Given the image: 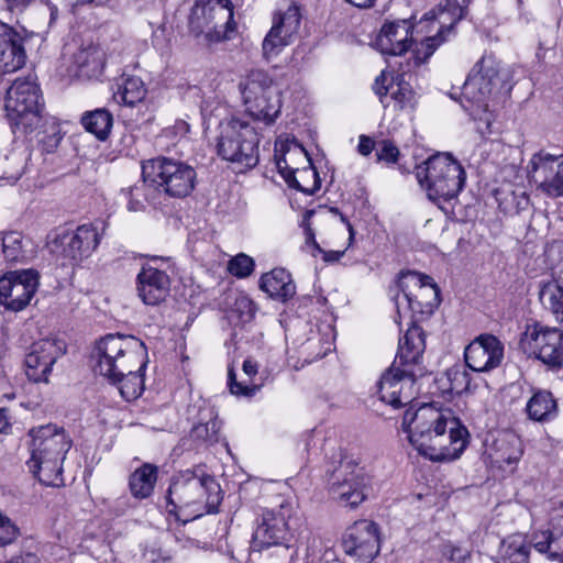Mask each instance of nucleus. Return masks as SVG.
Instances as JSON below:
<instances>
[{
	"label": "nucleus",
	"mask_w": 563,
	"mask_h": 563,
	"mask_svg": "<svg viewBox=\"0 0 563 563\" xmlns=\"http://www.w3.org/2000/svg\"><path fill=\"white\" fill-rule=\"evenodd\" d=\"M402 426L410 444L431 461H454L468 443V431L452 410L433 404H423L415 411L408 409Z\"/></svg>",
	"instance_id": "nucleus-1"
},
{
	"label": "nucleus",
	"mask_w": 563,
	"mask_h": 563,
	"mask_svg": "<svg viewBox=\"0 0 563 563\" xmlns=\"http://www.w3.org/2000/svg\"><path fill=\"white\" fill-rule=\"evenodd\" d=\"M398 287L400 290L395 303L399 318L411 312V325L400 338L397 353L399 365L407 368L419 363L426 349L423 330L412 321V317L431 313L440 303V289L430 276L418 272L402 273Z\"/></svg>",
	"instance_id": "nucleus-2"
},
{
	"label": "nucleus",
	"mask_w": 563,
	"mask_h": 563,
	"mask_svg": "<svg viewBox=\"0 0 563 563\" xmlns=\"http://www.w3.org/2000/svg\"><path fill=\"white\" fill-rule=\"evenodd\" d=\"M220 485L213 476L201 468L186 470L173 478L167 490V511L178 519L199 518L203 512L218 511L220 505Z\"/></svg>",
	"instance_id": "nucleus-3"
},
{
	"label": "nucleus",
	"mask_w": 563,
	"mask_h": 563,
	"mask_svg": "<svg viewBox=\"0 0 563 563\" xmlns=\"http://www.w3.org/2000/svg\"><path fill=\"white\" fill-rule=\"evenodd\" d=\"M32 438L27 461L30 471L46 486H59L63 483V461L71 446L63 429L55 424L40 426L29 432Z\"/></svg>",
	"instance_id": "nucleus-4"
},
{
	"label": "nucleus",
	"mask_w": 563,
	"mask_h": 563,
	"mask_svg": "<svg viewBox=\"0 0 563 563\" xmlns=\"http://www.w3.org/2000/svg\"><path fill=\"white\" fill-rule=\"evenodd\" d=\"M416 178L430 200L440 203L456 198L465 170L449 153H437L416 167Z\"/></svg>",
	"instance_id": "nucleus-5"
},
{
	"label": "nucleus",
	"mask_w": 563,
	"mask_h": 563,
	"mask_svg": "<svg viewBox=\"0 0 563 563\" xmlns=\"http://www.w3.org/2000/svg\"><path fill=\"white\" fill-rule=\"evenodd\" d=\"M144 350V343L135 336L108 334L97 342L92 351L93 371L109 382H115L130 369V362Z\"/></svg>",
	"instance_id": "nucleus-6"
},
{
	"label": "nucleus",
	"mask_w": 563,
	"mask_h": 563,
	"mask_svg": "<svg viewBox=\"0 0 563 563\" xmlns=\"http://www.w3.org/2000/svg\"><path fill=\"white\" fill-rule=\"evenodd\" d=\"M300 526L297 503L291 498L283 499L276 508L263 510L253 533L252 545L256 550L272 545H285L289 550L288 542Z\"/></svg>",
	"instance_id": "nucleus-7"
},
{
	"label": "nucleus",
	"mask_w": 563,
	"mask_h": 563,
	"mask_svg": "<svg viewBox=\"0 0 563 563\" xmlns=\"http://www.w3.org/2000/svg\"><path fill=\"white\" fill-rule=\"evenodd\" d=\"M258 134L246 121L231 118L219 125L217 153L228 162L245 168H253L258 163Z\"/></svg>",
	"instance_id": "nucleus-8"
},
{
	"label": "nucleus",
	"mask_w": 563,
	"mask_h": 563,
	"mask_svg": "<svg viewBox=\"0 0 563 563\" xmlns=\"http://www.w3.org/2000/svg\"><path fill=\"white\" fill-rule=\"evenodd\" d=\"M42 92L32 75L16 78L7 90L4 109L11 126L27 132L40 122Z\"/></svg>",
	"instance_id": "nucleus-9"
},
{
	"label": "nucleus",
	"mask_w": 563,
	"mask_h": 563,
	"mask_svg": "<svg viewBox=\"0 0 563 563\" xmlns=\"http://www.w3.org/2000/svg\"><path fill=\"white\" fill-rule=\"evenodd\" d=\"M247 113L269 124L280 112L282 101L278 87L264 70H251L239 85Z\"/></svg>",
	"instance_id": "nucleus-10"
},
{
	"label": "nucleus",
	"mask_w": 563,
	"mask_h": 563,
	"mask_svg": "<svg viewBox=\"0 0 563 563\" xmlns=\"http://www.w3.org/2000/svg\"><path fill=\"white\" fill-rule=\"evenodd\" d=\"M144 181L154 184L158 189L174 198L187 197L195 188V169L180 161L158 156L142 165Z\"/></svg>",
	"instance_id": "nucleus-11"
},
{
	"label": "nucleus",
	"mask_w": 563,
	"mask_h": 563,
	"mask_svg": "<svg viewBox=\"0 0 563 563\" xmlns=\"http://www.w3.org/2000/svg\"><path fill=\"white\" fill-rule=\"evenodd\" d=\"M519 344L525 353L536 356L549 367H563L562 330L543 327L537 322L527 324Z\"/></svg>",
	"instance_id": "nucleus-12"
},
{
	"label": "nucleus",
	"mask_w": 563,
	"mask_h": 563,
	"mask_svg": "<svg viewBox=\"0 0 563 563\" xmlns=\"http://www.w3.org/2000/svg\"><path fill=\"white\" fill-rule=\"evenodd\" d=\"M371 477L362 467L345 464L331 476L329 494L342 507L356 508L368 496Z\"/></svg>",
	"instance_id": "nucleus-13"
},
{
	"label": "nucleus",
	"mask_w": 563,
	"mask_h": 563,
	"mask_svg": "<svg viewBox=\"0 0 563 563\" xmlns=\"http://www.w3.org/2000/svg\"><path fill=\"white\" fill-rule=\"evenodd\" d=\"M527 168L538 190L551 198L563 197V154L540 151L531 157Z\"/></svg>",
	"instance_id": "nucleus-14"
},
{
	"label": "nucleus",
	"mask_w": 563,
	"mask_h": 563,
	"mask_svg": "<svg viewBox=\"0 0 563 563\" xmlns=\"http://www.w3.org/2000/svg\"><path fill=\"white\" fill-rule=\"evenodd\" d=\"M300 22L301 13L296 4H290L285 10L279 9L274 13L272 27L262 43L263 56L266 60L276 57L295 41Z\"/></svg>",
	"instance_id": "nucleus-15"
},
{
	"label": "nucleus",
	"mask_w": 563,
	"mask_h": 563,
	"mask_svg": "<svg viewBox=\"0 0 563 563\" xmlns=\"http://www.w3.org/2000/svg\"><path fill=\"white\" fill-rule=\"evenodd\" d=\"M415 377L413 371L391 365L377 382L379 399L394 408L410 404L418 394Z\"/></svg>",
	"instance_id": "nucleus-16"
},
{
	"label": "nucleus",
	"mask_w": 563,
	"mask_h": 563,
	"mask_svg": "<svg viewBox=\"0 0 563 563\" xmlns=\"http://www.w3.org/2000/svg\"><path fill=\"white\" fill-rule=\"evenodd\" d=\"M498 63L484 56L471 70L463 85V96L479 108L487 107V99L500 85Z\"/></svg>",
	"instance_id": "nucleus-17"
},
{
	"label": "nucleus",
	"mask_w": 563,
	"mask_h": 563,
	"mask_svg": "<svg viewBox=\"0 0 563 563\" xmlns=\"http://www.w3.org/2000/svg\"><path fill=\"white\" fill-rule=\"evenodd\" d=\"M38 287V274L33 269L10 272L0 278V303L20 311L31 301Z\"/></svg>",
	"instance_id": "nucleus-18"
},
{
	"label": "nucleus",
	"mask_w": 563,
	"mask_h": 563,
	"mask_svg": "<svg viewBox=\"0 0 563 563\" xmlns=\"http://www.w3.org/2000/svg\"><path fill=\"white\" fill-rule=\"evenodd\" d=\"M66 352V344L56 338L34 342L25 356L26 376L35 383H47L56 361Z\"/></svg>",
	"instance_id": "nucleus-19"
},
{
	"label": "nucleus",
	"mask_w": 563,
	"mask_h": 563,
	"mask_svg": "<svg viewBox=\"0 0 563 563\" xmlns=\"http://www.w3.org/2000/svg\"><path fill=\"white\" fill-rule=\"evenodd\" d=\"M467 0H442L438 5L439 30L435 35L420 42L415 49L417 64L424 63L435 49L445 41L443 31H450L466 14Z\"/></svg>",
	"instance_id": "nucleus-20"
},
{
	"label": "nucleus",
	"mask_w": 563,
	"mask_h": 563,
	"mask_svg": "<svg viewBox=\"0 0 563 563\" xmlns=\"http://www.w3.org/2000/svg\"><path fill=\"white\" fill-rule=\"evenodd\" d=\"M344 548L349 555L369 562L380 550L378 526L369 520L355 521L344 536Z\"/></svg>",
	"instance_id": "nucleus-21"
},
{
	"label": "nucleus",
	"mask_w": 563,
	"mask_h": 563,
	"mask_svg": "<svg viewBox=\"0 0 563 563\" xmlns=\"http://www.w3.org/2000/svg\"><path fill=\"white\" fill-rule=\"evenodd\" d=\"M157 262L158 258H153L143 264L136 275L137 296L147 306H156L169 295L170 278Z\"/></svg>",
	"instance_id": "nucleus-22"
},
{
	"label": "nucleus",
	"mask_w": 563,
	"mask_h": 563,
	"mask_svg": "<svg viewBox=\"0 0 563 563\" xmlns=\"http://www.w3.org/2000/svg\"><path fill=\"white\" fill-rule=\"evenodd\" d=\"M99 243V233L91 224H84L75 231L64 232L53 241L54 251L60 250L65 257L73 261L90 256Z\"/></svg>",
	"instance_id": "nucleus-23"
},
{
	"label": "nucleus",
	"mask_w": 563,
	"mask_h": 563,
	"mask_svg": "<svg viewBox=\"0 0 563 563\" xmlns=\"http://www.w3.org/2000/svg\"><path fill=\"white\" fill-rule=\"evenodd\" d=\"M466 365L474 372H488L501 363L504 345L492 334H484L472 341L464 352Z\"/></svg>",
	"instance_id": "nucleus-24"
},
{
	"label": "nucleus",
	"mask_w": 563,
	"mask_h": 563,
	"mask_svg": "<svg viewBox=\"0 0 563 563\" xmlns=\"http://www.w3.org/2000/svg\"><path fill=\"white\" fill-rule=\"evenodd\" d=\"M189 412L195 420L190 431L192 441L203 446L218 443L221 438V421L216 408L207 400L200 399L192 405Z\"/></svg>",
	"instance_id": "nucleus-25"
},
{
	"label": "nucleus",
	"mask_w": 563,
	"mask_h": 563,
	"mask_svg": "<svg viewBox=\"0 0 563 563\" xmlns=\"http://www.w3.org/2000/svg\"><path fill=\"white\" fill-rule=\"evenodd\" d=\"M411 74H401L396 78V81L391 80L388 85V75L383 71L375 80L373 89L377 96H379L380 102L384 107H388L386 102L387 95L390 93V99L394 101V107L399 110L413 109L416 104V93L412 90L409 80Z\"/></svg>",
	"instance_id": "nucleus-26"
},
{
	"label": "nucleus",
	"mask_w": 563,
	"mask_h": 563,
	"mask_svg": "<svg viewBox=\"0 0 563 563\" xmlns=\"http://www.w3.org/2000/svg\"><path fill=\"white\" fill-rule=\"evenodd\" d=\"M24 38L11 26L0 23V74H9L23 67L26 54Z\"/></svg>",
	"instance_id": "nucleus-27"
},
{
	"label": "nucleus",
	"mask_w": 563,
	"mask_h": 563,
	"mask_svg": "<svg viewBox=\"0 0 563 563\" xmlns=\"http://www.w3.org/2000/svg\"><path fill=\"white\" fill-rule=\"evenodd\" d=\"M412 25L408 20L385 23L376 38V45L383 54L401 55L411 43Z\"/></svg>",
	"instance_id": "nucleus-28"
},
{
	"label": "nucleus",
	"mask_w": 563,
	"mask_h": 563,
	"mask_svg": "<svg viewBox=\"0 0 563 563\" xmlns=\"http://www.w3.org/2000/svg\"><path fill=\"white\" fill-rule=\"evenodd\" d=\"M211 31H208V43H217L230 38L234 32L233 5L230 0H210Z\"/></svg>",
	"instance_id": "nucleus-29"
},
{
	"label": "nucleus",
	"mask_w": 563,
	"mask_h": 563,
	"mask_svg": "<svg viewBox=\"0 0 563 563\" xmlns=\"http://www.w3.org/2000/svg\"><path fill=\"white\" fill-rule=\"evenodd\" d=\"M260 289L280 302L288 301L296 294V285L285 268H274L263 274L260 278Z\"/></svg>",
	"instance_id": "nucleus-30"
},
{
	"label": "nucleus",
	"mask_w": 563,
	"mask_h": 563,
	"mask_svg": "<svg viewBox=\"0 0 563 563\" xmlns=\"http://www.w3.org/2000/svg\"><path fill=\"white\" fill-rule=\"evenodd\" d=\"M525 411L532 421L550 422L559 416L558 400L551 391L537 389L528 399Z\"/></svg>",
	"instance_id": "nucleus-31"
},
{
	"label": "nucleus",
	"mask_w": 563,
	"mask_h": 563,
	"mask_svg": "<svg viewBox=\"0 0 563 563\" xmlns=\"http://www.w3.org/2000/svg\"><path fill=\"white\" fill-rule=\"evenodd\" d=\"M77 66V75L82 78H97L104 67V53L97 46H88L79 49L74 56Z\"/></svg>",
	"instance_id": "nucleus-32"
},
{
	"label": "nucleus",
	"mask_w": 563,
	"mask_h": 563,
	"mask_svg": "<svg viewBox=\"0 0 563 563\" xmlns=\"http://www.w3.org/2000/svg\"><path fill=\"white\" fill-rule=\"evenodd\" d=\"M158 468L154 464L144 463L130 476L129 486L135 498H147L154 490L157 481Z\"/></svg>",
	"instance_id": "nucleus-33"
},
{
	"label": "nucleus",
	"mask_w": 563,
	"mask_h": 563,
	"mask_svg": "<svg viewBox=\"0 0 563 563\" xmlns=\"http://www.w3.org/2000/svg\"><path fill=\"white\" fill-rule=\"evenodd\" d=\"M523 454L522 442L514 433H506L495 442L494 462L499 467L517 464Z\"/></svg>",
	"instance_id": "nucleus-34"
},
{
	"label": "nucleus",
	"mask_w": 563,
	"mask_h": 563,
	"mask_svg": "<svg viewBox=\"0 0 563 563\" xmlns=\"http://www.w3.org/2000/svg\"><path fill=\"white\" fill-rule=\"evenodd\" d=\"M146 96V88L141 78L135 76H122L117 84L113 98L118 103L133 107Z\"/></svg>",
	"instance_id": "nucleus-35"
},
{
	"label": "nucleus",
	"mask_w": 563,
	"mask_h": 563,
	"mask_svg": "<svg viewBox=\"0 0 563 563\" xmlns=\"http://www.w3.org/2000/svg\"><path fill=\"white\" fill-rule=\"evenodd\" d=\"M80 122L87 132L93 134L98 140L104 141L113 125V117L107 109L99 108L85 112Z\"/></svg>",
	"instance_id": "nucleus-36"
},
{
	"label": "nucleus",
	"mask_w": 563,
	"mask_h": 563,
	"mask_svg": "<svg viewBox=\"0 0 563 563\" xmlns=\"http://www.w3.org/2000/svg\"><path fill=\"white\" fill-rule=\"evenodd\" d=\"M145 366L146 363L141 362L140 367L134 371L130 365V369H126L124 375H120L115 382H110L119 386L120 394L125 400L130 401L141 396L144 389L143 371Z\"/></svg>",
	"instance_id": "nucleus-37"
},
{
	"label": "nucleus",
	"mask_w": 563,
	"mask_h": 563,
	"mask_svg": "<svg viewBox=\"0 0 563 563\" xmlns=\"http://www.w3.org/2000/svg\"><path fill=\"white\" fill-rule=\"evenodd\" d=\"M530 545L522 534H512L500 547L498 563H528Z\"/></svg>",
	"instance_id": "nucleus-38"
},
{
	"label": "nucleus",
	"mask_w": 563,
	"mask_h": 563,
	"mask_svg": "<svg viewBox=\"0 0 563 563\" xmlns=\"http://www.w3.org/2000/svg\"><path fill=\"white\" fill-rule=\"evenodd\" d=\"M210 9V0H197L189 15V30L197 37L203 36L208 42V31H211L212 18L207 13Z\"/></svg>",
	"instance_id": "nucleus-39"
},
{
	"label": "nucleus",
	"mask_w": 563,
	"mask_h": 563,
	"mask_svg": "<svg viewBox=\"0 0 563 563\" xmlns=\"http://www.w3.org/2000/svg\"><path fill=\"white\" fill-rule=\"evenodd\" d=\"M275 161L279 174L284 177L285 181L288 184L289 187H292L297 190L307 194H313L316 190H318L319 187L316 184L313 185L312 188H307L297 180L295 174L296 172H298V169H294L292 167L289 166L286 158V153L279 156L275 155ZM300 176L312 177L316 180L318 178V173L312 168H308L300 170Z\"/></svg>",
	"instance_id": "nucleus-40"
},
{
	"label": "nucleus",
	"mask_w": 563,
	"mask_h": 563,
	"mask_svg": "<svg viewBox=\"0 0 563 563\" xmlns=\"http://www.w3.org/2000/svg\"><path fill=\"white\" fill-rule=\"evenodd\" d=\"M25 240L19 232H10L1 238V254L8 263H22L27 257Z\"/></svg>",
	"instance_id": "nucleus-41"
},
{
	"label": "nucleus",
	"mask_w": 563,
	"mask_h": 563,
	"mask_svg": "<svg viewBox=\"0 0 563 563\" xmlns=\"http://www.w3.org/2000/svg\"><path fill=\"white\" fill-rule=\"evenodd\" d=\"M542 305L551 310L555 319L563 322V287L558 283L544 285L540 291Z\"/></svg>",
	"instance_id": "nucleus-42"
},
{
	"label": "nucleus",
	"mask_w": 563,
	"mask_h": 563,
	"mask_svg": "<svg viewBox=\"0 0 563 563\" xmlns=\"http://www.w3.org/2000/svg\"><path fill=\"white\" fill-rule=\"evenodd\" d=\"M312 214H313L312 210L306 211L305 218H303V221H302V228H303L306 244L310 245L312 247L311 254L313 256H317V254H322L323 255V260L325 262H336V261H339L340 257L343 254L342 252H339V251L324 252L319 246V244L317 243L316 238H314V232H313V230H312V228H311V225L309 223V218Z\"/></svg>",
	"instance_id": "nucleus-43"
},
{
	"label": "nucleus",
	"mask_w": 563,
	"mask_h": 563,
	"mask_svg": "<svg viewBox=\"0 0 563 563\" xmlns=\"http://www.w3.org/2000/svg\"><path fill=\"white\" fill-rule=\"evenodd\" d=\"M449 390L453 394H462L470 388L471 377L468 372L460 366L451 367L446 371Z\"/></svg>",
	"instance_id": "nucleus-44"
},
{
	"label": "nucleus",
	"mask_w": 563,
	"mask_h": 563,
	"mask_svg": "<svg viewBox=\"0 0 563 563\" xmlns=\"http://www.w3.org/2000/svg\"><path fill=\"white\" fill-rule=\"evenodd\" d=\"M228 271L239 278L247 277L254 271V261L251 256L240 253L229 261Z\"/></svg>",
	"instance_id": "nucleus-45"
},
{
	"label": "nucleus",
	"mask_w": 563,
	"mask_h": 563,
	"mask_svg": "<svg viewBox=\"0 0 563 563\" xmlns=\"http://www.w3.org/2000/svg\"><path fill=\"white\" fill-rule=\"evenodd\" d=\"M255 311V303L250 297L240 295L235 298L233 312L238 314V318L241 322H250L254 318Z\"/></svg>",
	"instance_id": "nucleus-46"
},
{
	"label": "nucleus",
	"mask_w": 563,
	"mask_h": 563,
	"mask_svg": "<svg viewBox=\"0 0 563 563\" xmlns=\"http://www.w3.org/2000/svg\"><path fill=\"white\" fill-rule=\"evenodd\" d=\"M228 385L231 394L236 396L252 397L260 390V385L244 384L235 380V373L233 368L228 372Z\"/></svg>",
	"instance_id": "nucleus-47"
},
{
	"label": "nucleus",
	"mask_w": 563,
	"mask_h": 563,
	"mask_svg": "<svg viewBox=\"0 0 563 563\" xmlns=\"http://www.w3.org/2000/svg\"><path fill=\"white\" fill-rule=\"evenodd\" d=\"M378 150L376 157L378 162H385L387 164H395L399 157L398 147L390 140H383L378 143Z\"/></svg>",
	"instance_id": "nucleus-48"
},
{
	"label": "nucleus",
	"mask_w": 563,
	"mask_h": 563,
	"mask_svg": "<svg viewBox=\"0 0 563 563\" xmlns=\"http://www.w3.org/2000/svg\"><path fill=\"white\" fill-rule=\"evenodd\" d=\"M505 201L506 209L508 211H514L515 213H520L521 211L527 210L530 206V197L523 190L512 191Z\"/></svg>",
	"instance_id": "nucleus-49"
},
{
	"label": "nucleus",
	"mask_w": 563,
	"mask_h": 563,
	"mask_svg": "<svg viewBox=\"0 0 563 563\" xmlns=\"http://www.w3.org/2000/svg\"><path fill=\"white\" fill-rule=\"evenodd\" d=\"M18 530L9 519L0 516V547L11 543L16 538Z\"/></svg>",
	"instance_id": "nucleus-50"
},
{
	"label": "nucleus",
	"mask_w": 563,
	"mask_h": 563,
	"mask_svg": "<svg viewBox=\"0 0 563 563\" xmlns=\"http://www.w3.org/2000/svg\"><path fill=\"white\" fill-rule=\"evenodd\" d=\"M141 190L142 186H134L124 194L126 197H129L128 209L130 211H137L143 208V203L139 199L141 196Z\"/></svg>",
	"instance_id": "nucleus-51"
},
{
	"label": "nucleus",
	"mask_w": 563,
	"mask_h": 563,
	"mask_svg": "<svg viewBox=\"0 0 563 563\" xmlns=\"http://www.w3.org/2000/svg\"><path fill=\"white\" fill-rule=\"evenodd\" d=\"M375 148V141L367 135H360L357 152L363 156H368Z\"/></svg>",
	"instance_id": "nucleus-52"
},
{
	"label": "nucleus",
	"mask_w": 563,
	"mask_h": 563,
	"mask_svg": "<svg viewBox=\"0 0 563 563\" xmlns=\"http://www.w3.org/2000/svg\"><path fill=\"white\" fill-rule=\"evenodd\" d=\"M66 2L70 9L75 11L77 8L84 5L104 7L109 0H66Z\"/></svg>",
	"instance_id": "nucleus-53"
},
{
	"label": "nucleus",
	"mask_w": 563,
	"mask_h": 563,
	"mask_svg": "<svg viewBox=\"0 0 563 563\" xmlns=\"http://www.w3.org/2000/svg\"><path fill=\"white\" fill-rule=\"evenodd\" d=\"M33 0H5L9 10L11 11H22L24 10Z\"/></svg>",
	"instance_id": "nucleus-54"
},
{
	"label": "nucleus",
	"mask_w": 563,
	"mask_h": 563,
	"mask_svg": "<svg viewBox=\"0 0 563 563\" xmlns=\"http://www.w3.org/2000/svg\"><path fill=\"white\" fill-rule=\"evenodd\" d=\"M243 372L246 376L252 378L257 373V364L252 360H245L243 363Z\"/></svg>",
	"instance_id": "nucleus-55"
},
{
	"label": "nucleus",
	"mask_w": 563,
	"mask_h": 563,
	"mask_svg": "<svg viewBox=\"0 0 563 563\" xmlns=\"http://www.w3.org/2000/svg\"><path fill=\"white\" fill-rule=\"evenodd\" d=\"M345 1L356 8L366 9V8H371L375 3L376 0H345Z\"/></svg>",
	"instance_id": "nucleus-56"
},
{
	"label": "nucleus",
	"mask_w": 563,
	"mask_h": 563,
	"mask_svg": "<svg viewBox=\"0 0 563 563\" xmlns=\"http://www.w3.org/2000/svg\"><path fill=\"white\" fill-rule=\"evenodd\" d=\"M9 426L8 416L4 409L0 408V433L3 432Z\"/></svg>",
	"instance_id": "nucleus-57"
},
{
	"label": "nucleus",
	"mask_w": 563,
	"mask_h": 563,
	"mask_svg": "<svg viewBox=\"0 0 563 563\" xmlns=\"http://www.w3.org/2000/svg\"><path fill=\"white\" fill-rule=\"evenodd\" d=\"M20 177H21V172H20V170H18L16 173L11 174V175H10V176H8L7 178H8V179H11V180H13V181H16Z\"/></svg>",
	"instance_id": "nucleus-58"
},
{
	"label": "nucleus",
	"mask_w": 563,
	"mask_h": 563,
	"mask_svg": "<svg viewBox=\"0 0 563 563\" xmlns=\"http://www.w3.org/2000/svg\"><path fill=\"white\" fill-rule=\"evenodd\" d=\"M57 12V9L56 7H51V15H52V19H55V14Z\"/></svg>",
	"instance_id": "nucleus-59"
},
{
	"label": "nucleus",
	"mask_w": 563,
	"mask_h": 563,
	"mask_svg": "<svg viewBox=\"0 0 563 563\" xmlns=\"http://www.w3.org/2000/svg\"><path fill=\"white\" fill-rule=\"evenodd\" d=\"M181 126L185 129V130H188V125L186 122H181Z\"/></svg>",
	"instance_id": "nucleus-60"
}]
</instances>
